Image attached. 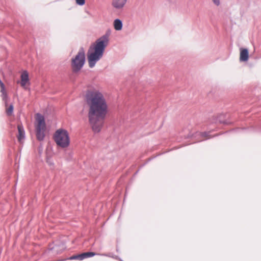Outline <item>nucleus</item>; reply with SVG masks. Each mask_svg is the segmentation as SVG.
Returning a JSON list of instances; mask_svg holds the SVG:
<instances>
[{"instance_id":"39448f33","label":"nucleus","mask_w":261,"mask_h":261,"mask_svg":"<svg viewBox=\"0 0 261 261\" xmlns=\"http://www.w3.org/2000/svg\"><path fill=\"white\" fill-rule=\"evenodd\" d=\"M85 62V54L83 48H81L77 55L71 61V66L73 71L77 72L83 67Z\"/></svg>"},{"instance_id":"9b49d317","label":"nucleus","mask_w":261,"mask_h":261,"mask_svg":"<svg viewBox=\"0 0 261 261\" xmlns=\"http://www.w3.org/2000/svg\"><path fill=\"white\" fill-rule=\"evenodd\" d=\"M81 255V260H83L85 258L92 257L95 255V253L94 252H84L82 254H80Z\"/></svg>"},{"instance_id":"0eeeda50","label":"nucleus","mask_w":261,"mask_h":261,"mask_svg":"<svg viewBox=\"0 0 261 261\" xmlns=\"http://www.w3.org/2000/svg\"><path fill=\"white\" fill-rule=\"evenodd\" d=\"M20 78V85L22 87L25 88V86L29 81V74L28 72L25 70L23 71L21 74Z\"/></svg>"},{"instance_id":"7ed1b4c3","label":"nucleus","mask_w":261,"mask_h":261,"mask_svg":"<svg viewBox=\"0 0 261 261\" xmlns=\"http://www.w3.org/2000/svg\"><path fill=\"white\" fill-rule=\"evenodd\" d=\"M54 139L56 144L62 147L65 148L68 146L70 139L68 132L64 129H57L54 135Z\"/></svg>"},{"instance_id":"f257e3e1","label":"nucleus","mask_w":261,"mask_h":261,"mask_svg":"<svg viewBox=\"0 0 261 261\" xmlns=\"http://www.w3.org/2000/svg\"><path fill=\"white\" fill-rule=\"evenodd\" d=\"M88 108L89 122L94 133H99L108 112V105L104 95L96 89L88 90L85 95Z\"/></svg>"},{"instance_id":"4be33fe9","label":"nucleus","mask_w":261,"mask_h":261,"mask_svg":"<svg viewBox=\"0 0 261 261\" xmlns=\"http://www.w3.org/2000/svg\"><path fill=\"white\" fill-rule=\"evenodd\" d=\"M119 260H121V261H122V260H121L120 259Z\"/></svg>"},{"instance_id":"aec40b11","label":"nucleus","mask_w":261,"mask_h":261,"mask_svg":"<svg viewBox=\"0 0 261 261\" xmlns=\"http://www.w3.org/2000/svg\"><path fill=\"white\" fill-rule=\"evenodd\" d=\"M213 2V3L218 6L220 4V0H212Z\"/></svg>"},{"instance_id":"ddd939ff","label":"nucleus","mask_w":261,"mask_h":261,"mask_svg":"<svg viewBox=\"0 0 261 261\" xmlns=\"http://www.w3.org/2000/svg\"><path fill=\"white\" fill-rule=\"evenodd\" d=\"M224 116L225 115L224 114L220 115L217 118V121L219 122L220 123H224L225 124H228V122H227L226 120H224L223 119Z\"/></svg>"},{"instance_id":"6ab92c4d","label":"nucleus","mask_w":261,"mask_h":261,"mask_svg":"<svg viewBox=\"0 0 261 261\" xmlns=\"http://www.w3.org/2000/svg\"><path fill=\"white\" fill-rule=\"evenodd\" d=\"M102 255H104V256H109V257H111L113 258H115V259H120V258L116 255H112L111 254H102Z\"/></svg>"},{"instance_id":"5701e85b","label":"nucleus","mask_w":261,"mask_h":261,"mask_svg":"<svg viewBox=\"0 0 261 261\" xmlns=\"http://www.w3.org/2000/svg\"><path fill=\"white\" fill-rule=\"evenodd\" d=\"M119 260H121V261H122V260H121L120 259Z\"/></svg>"},{"instance_id":"1a4fd4ad","label":"nucleus","mask_w":261,"mask_h":261,"mask_svg":"<svg viewBox=\"0 0 261 261\" xmlns=\"http://www.w3.org/2000/svg\"><path fill=\"white\" fill-rule=\"evenodd\" d=\"M248 50L246 48L241 49L240 52V60L241 61H247L248 60Z\"/></svg>"},{"instance_id":"4468645a","label":"nucleus","mask_w":261,"mask_h":261,"mask_svg":"<svg viewBox=\"0 0 261 261\" xmlns=\"http://www.w3.org/2000/svg\"><path fill=\"white\" fill-rule=\"evenodd\" d=\"M2 97L3 100L5 102V107H8L7 101H8V97L7 93L2 95Z\"/></svg>"},{"instance_id":"423d86ee","label":"nucleus","mask_w":261,"mask_h":261,"mask_svg":"<svg viewBox=\"0 0 261 261\" xmlns=\"http://www.w3.org/2000/svg\"><path fill=\"white\" fill-rule=\"evenodd\" d=\"M127 2V0H112V6L117 10H122Z\"/></svg>"},{"instance_id":"a211bd4d","label":"nucleus","mask_w":261,"mask_h":261,"mask_svg":"<svg viewBox=\"0 0 261 261\" xmlns=\"http://www.w3.org/2000/svg\"><path fill=\"white\" fill-rule=\"evenodd\" d=\"M76 3L80 5V6H83L85 3V0H75Z\"/></svg>"},{"instance_id":"412c9836","label":"nucleus","mask_w":261,"mask_h":261,"mask_svg":"<svg viewBox=\"0 0 261 261\" xmlns=\"http://www.w3.org/2000/svg\"><path fill=\"white\" fill-rule=\"evenodd\" d=\"M46 162L49 165H50V166L54 165L53 162L50 159H47Z\"/></svg>"},{"instance_id":"2eb2a0df","label":"nucleus","mask_w":261,"mask_h":261,"mask_svg":"<svg viewBox=\"0 0 261 261\" xmlns=\"http://www.w3.org/2000/svg\"><path fill=\"white\" fill-rule=\"evenodd\" d=\"M196 134L197 135L201 136L202 137H206L207 138H210V137L208 136V133L207 132L197 133Z\"/></svg>"},{"instance_id":"9d476101","label":"nucleus","mask_w":261,"mask_h":261,"mask_svg":"<svg viewBox=\"0 0 261 261\" xmlns=\"http://www.w3.org/2000/svg\"><path fill=\"white\" fill-rule=\"evenodd\" d=\"M114 28L116 31H120L122 28V22L119 19H116L114 21Z\"/></svg>"},{"instance_id":"6e6552de","label":"nucleus","mask_w":261,"mask_h":261,"mask_svg":"<svg viewBox=\"0 0 261 261\" xmlns=\"http://www.w3.org/2000/svg\"><path fill=\"white\" fill-rule=\"evenodd\" d=\"M17 128L18 131V135L17 136V139L19 142L22 139L24 138L25 132L23 126L21 124H19L17 125Z\"/></svg>"},{"instance_id":"f03ea898","label":"nucleus","mask_w":261,"mask_h":261,"mask_svg":"<svg viewBox=\"0 0 261 261\" xmlns=\"http://www.w3.org/2000/svg\"><path fill=\"white\" fill-rule=\"evenodd\" d=\"M109 42V33H107L97 39L94 45L90 46L87 53V59L90 68L95 66L102 57L106 47Z\"/></svg>"},{"instance_id":"dca6fc26","label":"nucleus","mask_w":261,"mask_h":261,"mask_svg":"<svg viewBox=\"0 0 261 261\" xmlns=\"http://www.w3.org/2000/svg\"><path fill=\"white\" fill-rule=\"evenodd\" d=\"M70 259H71V260L77 259V260H82L80 254L73 255L70 257Z\"/></svg>"},{"instance_id":"f8f14e48","label":"nucleus","mask_w":261,"mask_h":261,"mask_svg":"<svg viewBox=\"0 0 261 261\" xmlns=\"http://www.w3.org/2000/svg\"><path fill=\"white\" fill-rule=\"evenodd\" d=\"M6 113L8 116H11L12 115V113L13 112V106L12 104L10 105L9 107H6Z\"/></svg>"},{"instance_id":"20e7f679","label":"nucleus","mask_w":261,"mask_h":261,"mask_svg":"<svg viewBox=\"0 0 261 261\" xmlns=\"http://www.w3.org/2000/svg\"><path fill=\"white\" fill-rule=\"evenodd\" d=\"M36 121L35 130L37 139L39 141H42L45 137L46 130V124L44 116L37 113L36 115Z\"/></svg>"},{"instance_id":"f3484780","label":"nucleus","mask_w":261,"mask_h":261,"mask_svg":"<svg viewBox=\"0 0 261 261\" xmlns=\"http://www.w3.org/2000/svg\"><path fill=\"white\" fill-rule=\"evenodd\" d=\"M0 86H1V92H2V95H3L4 94H6L7 92L5 90L4 84L1 83V85H0Z\"/></svg>"}]
</instances>
